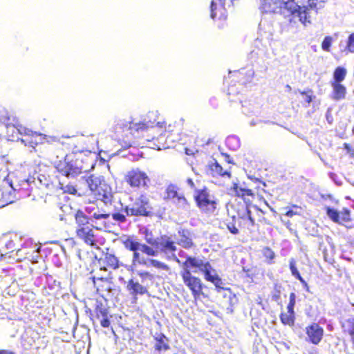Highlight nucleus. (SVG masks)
Returning a JSON list of instances; mask_svg holds the SVG:
<instances>
[{"instance_id": "nucleus-1", "label": "nucleus", "mask_w": 354, "mask_h": 354, "mask_svg": "<svg viewBox=\"0 0 354 354\" xmlns=\"http://www.w3.org/2000/svg\"><path fill=\"white\" fill-rule=\"evenodd\" d=\"M326 0H261L260 9L265 13H279L285 17H298L304 25L310 24V10L324 7Z\"/></svg>"}, {"instance_id": "nucleus-2", "label": "nucleus", "mask_w": 354, "mask_h": 354, "mask_svg": "<svg viewBox=\"0 0 354 354\" xmlns=\"http://www.w3.org/2000/svg\"><path fill=\"white\" fill-rule=\"evenodd\" d=\"M156 116V113H150L142 122H135L132 121L119 120L117 125L119 126L120 129L127 128L129 129L132 133L133 131L138 132L150 129L161 135L165 129V123L164 122H156V119L152 121L151 119Z\"/></svg>"}, {"instance_id": "nucleus-3", "label": "nucleus", "mask_w": 354, "mask_h": 354, "mask_svg": "<svg viewBox=\"0 0 354 354\" xmlns=\"http://www.w3.org/2000/svg\"><path fill=\"white\" fill-rule=\"evenodd\" d=\"M120 241L127 250L133 252L132 256L133 266H138V261H136L137 259L136 255L140 254L139 251L147 254L148 257H157L158 255L157 250H155V248L150 245L139 242L133 236H124L121 237Z\"/></svg>"}, {"instance_id": "nucleus-4", "label": "nucleus", "mask_w": 354, "mask_h": 354, "mask_svg": "<svg viewBox=\"0 0 354 354\" xmlns=\"http://www.w3.org/2000/svg\"><path fill=\"white\" fill-rule=\"evenodd\" d=\"M190 259H193V257H187L185 261L182 263L183 270L180 274L185 285L192 291L194 299H197L202 293V282L199 278L192 274L190 268L193 267L189 263Z\"/></svg>"}, {"instance_id": "nucleus-5", "label": "nucleus", "mask_w": 354, "mask_h": 354, "mask_svg": "<svg viewBox=\"0 0 354 354\" xmlns=\"http://www.w3.org/2000/svg\"><path fill=\"white\" fill-rule=\"evenodd\" d=\"M83 179L90 190L98 196V199L104 201L105 203L111 201V188L102 180L100 177L91 175L88 177L84 176Z\"/></svg>"}, {"instance_id": "nucleus-6", "label": "nucleus", "mask_w": 354, "mask_h": 354, "mask_svg": "<svg viewBox=\"0 0 354 354\" xmlns=\"http://www.w3.org/2000/svg\"><path fill=\"white\" fill-rule=\"evenodd\" d=\"M197 206L206 213H213L216 209L217 201L207 188L197 190L194 196Z\"/></svg>"}, {"instance_id": "nucleus-7", "label": "nucleus", "mask_w": 354, "mask_h": 354, "mask_svg": "<svg viewBox=\"0 0 354 354\" xmlns=\"http://www.w3.org/2000/svg\"><path fill=\"white\" fill-rule=\"evenodd\" d=\"M13 174H9L0 185V207L14 202L17 187L14 185Z\"/></svg>"}, {"instance_id": "nucleus-8", "label": "nucleus", "mask_w": 354, "mask_h": 354, "mask_svg": "<svg viewBox=\"0 0 354 354\" xmlns=\"http://www.w3.org/2000/svg\"><path fill=\"white\" fill-rule=\"evenodd\" d=\"M189 263H190L192 267L198 268L201 272H202L207 281H211L216 287H219L221 283V279L218 277L215 270L212 268L209 262L204 261L203 259L197 257H193V259H190Z\"/></svg>"}, {"instance_id": "nucleus-9", "label": "nucleus", "mask_w": 354, "mask_h": 354, "mask_svg": "<svg viewBox=\"0 0 354 354\" xmlns=\"http://www.w3.org/2000/svg\"><path fill=\"white\" fill-rule=\"evenodd\" d=\"M156 250L158 251V253L160 252L163 253L167 259L174 261L180 265L182 264L183 262L177 257L175 253L177 251L176 243L170 236L167 235L160 236Z\"/></svg>"}, {"instance_id": "nucleus-10", "label": "nucleus", "mask_w": 354, "mask_h": 354, "mask_svg": "<svg viewBox=\"0 0 354 354\" xmlns=\"http://www.w3.org/2000/svg\"><path fill=\"white\" fill-rule=\"evenodd\" d=\"M124 179L131 187H147L150 183L148 175L138 168L129 171Z\"/></svg>"}, {"instance_id": "nucleus-11", "label": "nucleus", "mask_w": 354, "mask_h": 354, "mask_svg": "<svg viewBox=\"0 0 354 354\" xmlns=\"http://www.w3.org/2000/svg\"><path fill=\"white\" fill-rule=\"evenodd\" d=\"M17 130L21 135L24 136V138L21 139V142L25 145L32 147H35L39 144H42L46 138V135L34 132L24 127H20Z\"/></svg>"}, {"instance_id": "nucleus-12", "label": "nucleus", "mask_w": 354, "mask_h": 354, "mask_svg": "<svg viewBox=\"0 0 354 354\" xmlns=\"http://www.w3.org/2000/svg\"><path fill=\"white\" fill-rule=\"evenodd\" d=\"M149 199L146 196L141 195L131 205L126 206L124 212L127 216L147 215Z\"/></svg>"}, {"instance_id": "nucleus-13", "label": "nucleus", "mask_w": 354, "mask_h": 354, "mask_svg": "<svg viewBox=\"0 0 354 354\" xmlns=\"http://www.w3.org/2000/svg\"><path fill=\"white\" fill-rule=\"evenodd\" d=\"M59 172L67 177H75L82 173V168L76 161L69 162L66 158L64 161H60L57 166Z\"/></svg>"}, {"instance_id": "nucleus-14", "label": "nucleus", "mask_w": 354, "mask_h": 354, "mask_svg": "<svg viewBox=\"0 0 354 354\" xmlns=\"http://www.w3.org/2000/svg\"><path fill=\"white\" fill-rule=\"evenodd\" d=\"M76 233L77 236L83 240L86 244L93 246L96 245V235L95 234V230L92 225L77 227Z\"/></svg>"}, {"instance_id": "nucleus-15", "label": "nucleus", "mask_w": 354, "mask_h": 354, "mask_svg": "<svg viewBox=\"0 0 354 354\" xmlns=\"http://www.w3.org/2000/svg\"><path fill=\"white\" fill-rule=\"evenodd\" d=\"M327 216L335 223L339 224H344L346 222L351 221V212L347 208H344L341 212L327 207L326 208Z\"/></svg>"}, {"instance_id": "nucleus-16", "label": "nucleus", "mask_w": 354, "mask_h": 354, "mask_svg": "<svg viewBox=\"0 0 354 354\" xmlns=\"http://www.w3.org/2000/svg\"><path fill=\"white\" fill-rule=\"evenodd\" d=\"M306 332L309 341L314 344H319L324 335L323 328L316 323L307 326Z\"/></svg>"}, {"instance_id": "nucleus-17", "label": "nucleus", "mask_w": 354, "mask_h": 354, "mask_svg": "<svg viewBox=\"0 0 354 354\" xmlns=\"http://www.w3.org/2000/svg\"><path fill=\"white\" fill-rule=\"evenodd\" d=\"M136 256L137 259L136 261H138V266L142 265L147 267L153 266L156 268L161 269L166 271H168L169 270V267L167 264L158 260L150 258H145L141 254H137Z\"/></svg>"}, {"instance_id": "nucleus-18", "label": "nucleus", "mask_w": 354, "mask_h": 354, "mask_svg": "<svg viewBox=\"0 0 354 354\" xmlns=\"http://www.w3.org/2000/svg\"><path fill=\"white\" fill-rule=\"evenodd\" d=\"M127 289L133 297L138 295H142L148 292L147 287L133 279L128 281Z\"/></svg>"}, {"instance_id": "nucleus-19", "label": "nucleus", "mask_w": 354, "mask_h": 354, "mask_svg": "<svg viewBox=\"0 0 354 354\" xmlns=\"http://www.w3.org/2000/svg\"><path fill=\"white\" fill-rule=\"evenodd\" d=\"M179 238L178 239L177 243L184 248H190L193 245L192 238L190 237L189 232L186 230H181L178 231Z\"/></svg>"}, {"instance_id": "nucleus-20", "label": "nucleus", "mask_w": 354, "mask_h": 354, "mask_svg": "<svg viewBox=\"0 0 354 354\" xmlns=\"http://www.w3.org/2000/svg\"><path fill=\"white\" fill-rule=\"evenodd\" d=\"M333 98L335 100H339L345 97L346 89L345 86L338 82H333Z\"/></svg>"}, {"instance_id": "nucleus-21", "label": "nucleus", "mask_w": 354, "mask_h": 354, "mask_svg": "<svg viewBox=\"0 0 354 354\" xmlns=\"http://www.w3.org/2000/svg\"><path fill=\"white\" fill-rule=\"evenodd\" d=\"M342 326L344 331L351 336V341L354 345V317L345 319L342 322Z\"/></svg>"}, {"instance_id": "nucleus-22", "label": "nucleus", "mask_w": 354, "mask_h": 354, "mask_svg": "<svg viewBox=\"0 0 354 354\" xmlns=\"http://www.w3.org/2000/svg\"><path fill=\"white\" fill-rule=\"evenodd\" d=\"M101 263L113 269H116L119 266L118 258L115 255L109 253L106 254L104 257L100 259Z\"/></svg>"}, {"instance_id": "nucleus-23", "label": "nucleus", "mask_w": 354, "mask_h": 354, "mask_svg": "<svg viewBox=\"0 0 354 354\" xmlns=\"http://www.w3.org/2000/svg\"><path fill=\"white\" fill-rule=\"evenodd\" d=\"M3 245L0 248V254L1 256L6 255L7 254L13 252L15 250V244L12 239L1 240Z\"/></svg>"}, {"instance_id": "nucleus-24", "label": "nucleus", "mask_w": 354, "mask_h": 354, "mask_svg": "<svg viewBox=\"0 0 354 354\" xmlns=\"http://www.w3.org/2000/svg\"><path fill=\"white\" fill-rule=\"evenodd\" d=\"M75 221L77 224V227L82 226H89L88 217L81 211L77 212L75 214Z\"/></svg>"}, {"instance_id": "nucleus-25", "label": "nucleus", "mask_w": 354, "mask_h": 354, "mask_svg": "<svg viewBox=\"0 0 354 354\" xmlns=\"http://www.w3.org/2000/svg\"><path fill=\"white\" fill-rule=\"evenodd\" d=\"M233 192L238 196L243 197L245 196H252L253 194L252 191L250 189L242 187L237 184H234L233 186Z\"/></svg>"}, {"instance_id": "nucleus-26", "label": "nucleus", "mask_w": 354, "mask_h": 354, "mask_svg": "<svg viewBox=\"0 0 354 354\" xmlns=\"http://www.w3.org/2000/svg\"><path fill=\"white\" fill-rule=\"evenodd\" d=\"M346 75V70L342 67H337L333 74L334 82L340 83L342 82Z\"/></svg>"}, {"instance_id": "nucleus-27", "label": "nucleus", "mask_w": 354, "mask_h": 354, "mask_svg": "<svg viewBox=\"0 0 354 354\" xmlns=\"http://www.w3.org/2000/svg\"><path fill=\"white\" fill-rule=\"evenodd\" d=\"M157 341L155 348L158 351L167 350L169 348L168 344L165 342L166 337L164 335H159L156 337Z\"/></svg>"}, {"instance_id": "nucleus-28", "label": "nucleus", "mask_w": 354, "mask_h": 354, "mask_svg": "<svg viewBox=\"0 0 354 354\" xmlns=\"http://www.w3.org/2000/svg\"><path fill=\"white\" fill-rule=\"evenodd\" d=\"M290 269L292 274L295 278L299 279L302 283L305 284L306 286L307 285V283L305 281V280L300 275V274H299V271H298V270H297V268L296 267V262H295L294 259H291L290 260Z\"/></svg>"}, {"instance_id": "nucleus-29", "label": "nucleus", "mask_w": 354, "mask_h": 354, "mask_svg": "<svg viewBox=\"0 0 354 354\" xmlns=\"http://www.w3.org/2000/svg\"><path fill=\"white\" fill-rule=\"evenodd\" d=\"M179 208L187 210L189 207V205L184 196L183 194H180L175 201H173Z\"/></svg>"}, {"instance_id": "nucleus-30", "label": "nucleus", "mask_w": 354, "mask_h": 354, "mask_svg": "<svg viewBox=\"0 0 354 354\" xmlns=\"http://www.w3.org/2000/svg\"><path fill=\"white\" fill-rule=\"evenodd\" d=\"M283 324L292 326L294 324V313L291 312L283 313L280 316Z\"/></svg>"}, {"instance_id": "nucleus-31", "label": "nucleus", "mask_w": 354, "mask_h": 354, "mask_svg": "<svg viewBox=\"0 0 354 354\" xmlns=\"http://www.w3.org/2000/svg\"><path fill=\"white\" fill-rule=\"evenodd\" d=\"M167 198L172 200L173 201L180 194L178 192V188L174 185H170L167 188Z\"/></svg>"}, {"instance_id": "nucleus-32", "label": "nucleus", "mask_w": 354, "mask_h": 354, "mask_svg": "<svg viewBox=\"0 0 354 354\" xmlns=\"http://www.w3.org/2000/svg\"><path fill=\"white\" fill-rule=\"evenodd\" d=\"M211 170L215 173L216 174L220 175L221 176H230V172L227 170H223V167L218 165L217 162H215L211 166Z\"/></svg>"}, {"instance_id": "nucleus-33", "label": "nucleus", "mask_w": 354, "mask_h": 354, "mask_svg": "<svg viewBox=\"0 0 354 354\" xmlns=\"http://www.w3.org/2000/svg\"><path fill=\"white\" fill-rule=\"evenodd\" d=\"M345 50L352 53H354V32L348 36Z\"/></svg>"}, {"instance_id": "nucleus-34", "label": "nucleus", "mask_w": 354, "mask_h": 354, "mask_svg": "<svg viewBox=\"0 0 354 354\" xmlns=\"http://www.w3.org/2000/svg\"><path fill=\"white\" fill-rule=\"evenodd\" d=\"M92 217L95 220L103 221L102 223L105 224L104 221L108 219L110 217V214L97 212H94L92 215Z\"/></svg>"}, {"instance_id": "nucleus-35", "label": "nucleus", "mask_w": 354, "mask_h": 354, "mask_svg": "<svg viewBox=\"0 0 354 354\" xmlns=\"http://www.w3.org/2000/svg\"><path fill=\"white\" fill-rule=\"evenodd\" d=\"M332 41H333V39L331 37H330V36L326 37L322 42V49L325 51H329L330 47L332 44Z\"/></svg>"}, {"instance_id": "nucleus-36", "label": "nucleus", "mask_w": 354, "mask_h": 354, "mask_svg": "<svg viewBox=\"0 0 354 354\" xmlns=\"http://www.w3.org/2000/svg\"><path fill=\"white\" fill-rule=\"evenodd\" d=\"M158 239H159V238H158L156 239H153L152 237V235L151 234H148L147 232L145 234V241H146V242L147 243L151 245V247H152V246H157V245L158 243Z\"/></svg>"}, {"instance_id": "nucleus-37", "label": "nucleus", "mask_w": 354, "mask_h": 354, "mask_svg": "<svg viewBox=\"0 0 354 354\" xmlns=\"http://www.w3.org/2000/svg\"><path fill=\"white\" fill-rule=\"evenodd\" d=\"M295 298H296V296H295V294L292 292L290 293V301H289V304L287 306V309H288V312H291V313H294V306H295Z\"/></svg>"}, {"instance_id": "nucleus-38", "label": "nucleus", "mask_w": 354, "mask_h": 354, "mask_svg": "<svg viewBox=\"0 0 354 354\" xmlns=\"http://www.w3.org/2000/svg\"><path fill=\"white\" fill-rule=\"evenodd\" d=\"M138 275L141 278V282L144 283L145 279H149V280H152L153 276L149 272L147 271H140L138 272Z\"/></svg>"}, {"instance_id": "nucleus-39", "label": "nucleus", "mask_w": 354, "mask_h": 354, "mask_svg": "<svg viewBox=\"0 0 354 354\" xmlns=\"http://www.w3.org/2000/svg\"><path fill=\"white\" fill-rule=\"evenodd\" d=\"M126 216L127 215H124V214L122 213H115L113 214L112 217L113 219L115 220V221H118L119 223H124L126 221Z\"/></svg>"}, {"instance_id": "nucleus-40", "label": "nucleus", "mask_w": 354, "mask_h": 354, "mask_svg": "<svg viewBox=\"0 0 354 354\" xmlns=\"http://www.w3.org/2000/svg\"><path fill=\"white\" fill-rule=\"evenodd\" d=\"M21 168L24 172L28 173V174L35 171V168L31 166L30 163L26 162H24V165H21Z\"/></svg>"}, {"instance_id": "nucleus-41", "label": "nucleus", "mask_w": 354, "mask_h": 354, "mask_svg": "<svg viewBox=\"0 0 354 354\" xmlns=\"http://www.w3.org/2000/svg\"><path fill=\"white\" fill-rule=\"evenodd\" d=\"M263 255L270 260L273 259L275 257L274 252L270 248H266L263 250Z\"/></svg>"}, {"instance_id": "nucleus-42", "label": "nucleus", "mask_w": 354, "mask_h": 354, "mask_svg": "<svg viewBox=\"0 0 354 354\" xmlns=\"http://www.w3.org/2000/svg\"><path fill=\"white\" fill-rule=\"evenodd\" d=\"M227 229L233 234H237L239 233V230L236 227L233 223H230L227 224Z\"/></svg>"}, {"instance_id": "nucleus-43", "label": "nucleus", "mask_w": 354, "mask_h": 354, "mask_svg": "<svg viewBox=\"0 0 354 354\" xmlns=\"http://www.w3.org/2000/svg\"><path fill=\"white\" fill-rule=\"evenodd\" d=\"M101 326L104 328H107L110 325V321L108 318L104 317L101 320Z\"/></svg>"}, {"instance_id": "nucleus-44", "label": "nucleus", "mask_w": 354, "mask_h": 354, "mask_svg": "<svg viewBox=\"0 0 354 354\" xmlns=\"http://www.w3.org/2000/svg\"><path fill=\"white\" fill-rule=\"evenodd\" d=\"M301 93L304 95V101L305 102H306L307 103L309 104L312 101L311 95H308V94L305 93L304 92H301Z\"/></svg>"}, {"instance_id": "nucleus-45", "label": "nucleus", "mask_w": 354, "mask_h": 354, "mask_svg": "<svg viewBox=\"0 0 354 354\" xmlns=\"http://www.w3.org/2000/svg\"><path fill=\"white\" fill-rule=\"evenodd\" d=\"M298 214V212L294 210H288L286 212L285 215L288 217H292L293 216Z\"/></svg>"}, {"instance_id": "nucleus-46", "label": "nucleus", "mask_w": 354, "mask_h": 354, "mask_svg": "<svg viewBox=\"0 0 354 354\" xmlns=\"http://www.w3.org/2000/svg\"><path fill=\"white\" fill-rule=\"evenodd\" d=\"M247 217H248V220L250 221L251 225H253L254 223V218H252V217L251 216V212L249 209H247Z\"/></svg>"}, {"instance_id": "nucleus-47", "label": "nucleus", "mask_w": 354, "mask_h": 354, "mask_svg": "<svg viewBox=\"0 0 354 354\" xmlns=\"http://www.w3.org/2000/svg\"><path fill=\"white\" fill-rule=\"evenodd\" d=\"M186 183L187 184L191 187V188H194L195 187V185H194V181L192 180V178H187V180H186Z\"/></svg>"}, {"instance_id": "nucleus-48", "label": "nucleus", "mask_w": 354, "mask_h": 354, "mask_svg": "<svg viewBox=\"0 0 354 354\" xmlns=\"http://www.w3.org/2000/svg\"><path fill=\"white\" fill-rule=\"evenodd\" d=\"M0 354H13V353L6 351H0Z\"/></svg>"}, {"instance_id": "nucleus-49", "label": "nucleus", "mask_w": 354, "mask_h": 354, "mask_svg": "<svg viewBox=\"0 0 354 354\" xmlns=\"http://www.w3.org/2000/svg\"><path fill=\"white\" fill-rule=\"evenodd\" d=\"M184 254H185V252L183 251H182V250L179 252V255L180 257H183Z\"/></svg>"}, {"instance_id": "nucleus-50", "label": "nucleus", "mask_w": 354, "mask_h": 354, "mask_svg": "<svg viewBox=\"0 0 354 354\" xmlns=\"http://www.w3.org/2000/svg\"><path fill=\"white\" fill-rule=\"evenodd\" d=\"M186 154H187V155L191 154L190 153H189V152H188V150H187V151H186Z\"/></svg>"}, {"instance_id": "nucleus-51", "label": "nucleus", "mask_w": 354, "mask_h": 354, "mask_svg": "<svg viewBox=\"0 0 354 354\" xmlns=\"http://www.w3.org/2000/svg\"><path fill=\"white\" fill-rule=\"evenodd\" d=\"M20 251H21V250H19V249L17 250V253L18 254Z\"/></svg>"}, {"instance_id": "nucleus-52", "label": "nucleus", "mask_w": 354, "mask_h": 354, "mask_svg": "<svg viewBox=\"0 0 354 354\" xmlns=\"http://www.w3.org/2000/svg\"><path fill=\"white\" fill-rule=\"evenodd\" d=\"M231 139H234V138H228V141H230Z\"/></svg>"}]
</instances>
